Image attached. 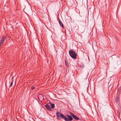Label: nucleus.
Instances as JSON below:
<instances>
[{
	"label": "nucleus",
	"mask_w": 121,
	"mask_h": 121,
	"mask_svg": "<svg viewBox=\"0 0 121 121\" xmlns=\"http://www.w3.org/2000/svg\"><path fill=\"white\" fill-rule=\"evenodd\" d=\"M69 52L70 56L72 58L74 59H76L77 54L74 51L71 49L69 51Z\"/></svg>",
	"instance_id": "1"
},
{
	"label": "nucleus",
	"mask_w": 121,
	"mask_h": 121,
	"mask_svg": "<svg viewBox=\"0 0 121 121\" xmlns=\"http://www.w3.org/2000/svg\"><path fill=\"white\" fill-rule=\"evenodd\" d=\"M45 107L49 111H52V110L50 106L48 104H47L46 105H45Z\"/></svg>",
	"instance_id": "2"
},
{
	"label": "nucleus",
	"mask_w": 121,
	"mask_h": 121,
	"mask_svg": "<svg viewBox=\"0 0 121 121\" xmlns=\"http://www.w3.org/2000/svg\"><path fill=\"white\" fill-rule=\"evenodd\" d=\"M66 116L68 118V120H69V121H71L73 120V118L71 116L66 114Z\"/></svg>",
	"instance_id": "3"
},
{
	"label": "nucleus",
	"mask_w": 121,
	"mask_h": 121,
	"mask_svg": "<svg viewBox=\"0 0 121 121\" xmlns=\"http://www.w3.org/2000/svg\"><path fill=\"white\" fill-rule=\"evenodd\" d=\"M59 23L60 25L61 26L62 28H64L63 24L62 23V22L59 20Z\"/></svg>",
	"instance_id": "4"
},
{
	"label": "nucleus",
	"mask_w": 121,
	"mask_h": 121,
	"mask_svg": "<svg viewBox=\"0 0 121 121\" xmlns=\"http://www.w3.org/2000/svg\"><path fill=\"white\" fill-rule=\"evenodd\" d=\"M50 106H51V108H53L55 106V105H54V104H53L51 103H50Z\"/></svg>",
	"instance_id": "5"
},
{
	"label": "nucleus",
	"mask_w": 121,
	"mask_h": 121,
	"mask_svg": "<svg viewBox=\"0 0 121 121\" xmlns=\"http://www.w3.org/2000/svg\"><path fill=\"white\" fill-rule=\"evenodd\" d=\"M115 100L116 102L118 104L119 102V99L117 97V98L115 99Z\"/></svg>",
	"instance_id": "6"
},
{
	"label": "nucleus",
	"mask_w": 121,
	"mask_h": 121,
	"mask_svg": "<svg viewBox=\"0 0 121 121\" xmlns=\"http://www.w3.org/2000/svg\"><path fill=\"white\" fill-rule=\"evenodd\" d=\"M73 118L75 119L76 120H79V119L75 115L74 116Z\"/></svg>",
	"instance_id": "7"
},
{
	"label": "nucleus",
	"mask_w": 121,
	"mask_h": 121,
	"mask_svg": "<svg viewBox=\"0 0 121 121\" xmlns=\"http://www.w3.org/2000/svg\"><path fill=\"white\" fill-rule=\"evenodd\" d=\"M65 64H66V65L67 67H69V64L66 61H65Z\"/></svg>",
	"instance_id": "8"
},
{
	"label": "nucleus",
	"mask_w": 121,
	"mask_h": 121,
	"mask_svg": "<svg viewBox=\"0 0 121 121\" xmlns=\"http://www.w3.org/2000/svg\"><path fill=\"white\" fill-rule=\"evenodd\" d=\"M39 97H41L42 99H43V96L42 95H39Z\"/></svg>",
	"instance_id": "9"
},
{
	"label": "nucleus",
	"mask_w": 121,
	"mask_h": 121,
	"mask_svg": "<svg viewBox=\"0 0 121 121\" xmlns=\"http://www.w3.org/2000/svg\"><path fill=\"white\" fill-rule=\"evenodd\" d=\"M70 115L73 117L75 115H74L73 113H72V112H70Z\"/></svg>",
	"instance_id": "10"
},
{
	"label": "nucleus",
	"mask_w": 121,
	"mask_h": 121,
	"mask_svg": "<svg viewBox=\"0 0 121 121\" xmlns=\"http://www.w3.org/2000/svg\"><path fill=\"white\" fill-rule=\"evenodd\" d=\"M70 115L73 117L75 115H74L73 113H72V112H70Z\"/></svg>",
	"instance_id": "11"
},
{
	"label": "nucleus",
	"mask_w": 121,
	"mask_h": 121,
	"mask_svg": "<svg viewBox=\"0 0 121 121\" xmlns=\"http://www.w3.org/2000/svg\"><path fill=\"white\" fill-rule=\"evenodd\" d=\"M13 84V80H12V82L11 83H10V85H9V86L11 87V86H12Z\"/></svg>",
	"instance_id": "12"
},
{
	"label": "nucleus",
	"mask_w": 121,
	"mask_h": 121,
	"mask_svg": "<svg viewBox=\"0 0 121 121\" xmlns=\"http://www.w3.org/2000/svg\"><path fill=\"white\" fill-rule=\"evenodd\" d=\"M27 9V8H24V9L23 10H24V11H26Z\"/></svg>",
	"instance_id": "13"
},
{
	"label": "nucleus",
	"mask_w": 121,
	"mask_h": 121,
	"mask_svg": "<svg viewBox=\"0 0 121 121\" xmlns=\"http://www.w3.org/2000/svg\"><path fill=\"white\" fill-rule=\"evenodd\" d=\"M31 89H34L35 88V87H34V86H32L31 87Z\"/></svg>",
	"instance_id": "14"
},
{
	"label": "nucleus",
	"mask_w": 121,
	"mask_h": 121,
	"mask_svg": "<svg viewBox=\"0 0 121 121\" xmlns=\"http://www.w3.org/2000/svg\"><path fill=\"white\" fill-rule=\"evenodd\" d=\"M30 10H30H28L27 11H26V12H27L28 13V12H29V11Z\"/></svg>",
	"instance_id": "15"
}]
</instances>
